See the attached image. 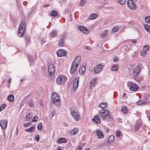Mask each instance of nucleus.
I'll return each mask as SVG.
<instances>
[{
    "mask_svg": "<svg viewBox=\"0 0 150 150\" xmlns=\"http://www.w3.org/2000/svg\"><path fill=\"white\" fill-rule=\"evenodd\" d=\"M81 58L79 56H77L74 60L71 67L70 72L71 74L74 73L77 70V67L80 62Z\"/></svg>",
    "mask_w": 150,
    "mask_h": 150,
    "instance_id": "1",
    "label": "nucleus"
},
{
    "mask_svg": "<svg viewBox=\"0 0 150 150\" xmlns=\"http://www.w3.org/2000/svg\"><path fill=\"white\" fill-rule=\"evenodd\" d=\"M110 112L109 110L102 109L99 112L98 114L103 119L107 120L108 119V118H110Z\"/></svg>",
    "mask_w": 150,
    "mask_h": 150,
    "instance_id": "2",
    "label": "nucleus"
},
{
    "mask_svg": "<svg viewBox=\"0 0 150 150\" xmlns=\"http://www.w3.org/2000/svg\"><path fill=\"white\" fill-rule=\"evenodd\" d=\"M51 100L52 103H54L57 107H59L60 104V99L59 96L56 92L52 93Z\"/></svg>",
    "mask_w": 150,
    "mask_h": 150,
    "instance_id": "3",
    "label": "nucleus"
},
{
    "mask_svg": "<svg viewBox=\"0 0 150 150\" xmlns=\"http://www.w3.org/2000/svg\"><path fill=\"white\" fill-rule=\"evenodd\" d=\"M55 73V67L53 64H50L48 68V74L50 79H52L54 77V74Z\"/></svg>",
    "mask_w": 150,
    "mask_h": 150,
    "instance_id": "4",
    "label": "nucleus"
},
{
    "mask_svg": "<svg viewBox=\"0 0 150 150\" xmlns=\"http://www.w3.org/2000/svg\"><path fill=\"white\" fill-rule=\"evenodd\" d=\"M127 86L130 90L132 91H136L139 88L137 85L132 81H129L128 82Z\"/></svg>",
    "mask_w": 150,
    "mask_h": 150,
    "instance_id": "5",
    "label": "nucleus"
},
{
    "mask_svg": "<svg viewBox=\"0 0 150 150\" xmlns=\"http://www.w3.org/2000/svg\"><path fill=\"white\" fill-rule=\"evenodd\" d=\"M67 80V77L65 76L59 75L57 79L56 82L57 83L59 84L61 83L63 84Z\"/></svg>",
    "mask_w": 150,
    "mask_h": 150,
    "instance_id": "6",
    "label": "nucleus"
},
{
    "mask_svg": "<svg viewBox=\"0 0 150 150\" xmlns=\"http://www.w3.org/2000/svg\"><path fill=\"white\" fill-rule=\"evenodd\" d=\"M127 5L129 8L131 10H134L136 9V6L132 0H128Z\"/></svg>",
    "mask_w": 150,
    "mask_h": 150,
    "instance_id": "7",
    "label": "nucleus"
},
{
    "mask_svg": "<svg viewBox=\"0 0 150 150\" xmlns=\"http://www.w3.org/2000/svg\"><path fill=\"white\" fill-rule=\"evenodd\" d=\"M103 68V66L100 64L97 65L94 68L93 72L95 74H97L100 72Z\"/></svg>",
    "mask_w": 150,
    "mask_h": 150,
    "instance_id": "8",
    "label": "nucleus"
},
{
    "mask_svg": "<svg viewBox=\"0 0 150 150\" xmlns=\"http://www.w3.org/2000/svg\"><path fill=\"white\" fill-rule=\"evenodd\" d=\"M140 71V67L138 66L136 67L134 69H133V75L136 76H137L139 73Z\"/></svg>",
    "mask_w": 150,
    "mask_h": 150,
    "instance_id": "9",
    "label": "nucleus"
},
{
    "mask_svg": "<svg viewBox=\"0 0 150 150\" xmlns=\"http://www.w3.org/2000/svg\"><path fill=\"white\" fill-rule=\"evenodd\" d=\"M7 122L6 120H2L0 122V125L2 129H5L7 127Z\"/></svg>",
    "mask_w": 150,
    "mask_h": 150,
    "instance_id": "10",
    "label": "nucleus"
},
{
    "mask_svg": "<svg viewBox=\"0 0 150 150\" xmlns=\"http://www.w3.org/2000/svg\"><path fill=\"white\" fill-rule=\"evenodd\" d=\"M65 37V35H63L61 37L60 39L59 40V42L58 44V46H64L65 44L64 41Z\"/></svg>",
    "mask_w": 150,
    "mask_h": 150,
    "instance_id": "11",
    "label": "nucleus"
},
{
    "mask_svg": "<svg viewBox=\"0 0 150 150\" xmlns=\"http://www.w3.org/2000/svg\"><path fill=\"white\" fill-rule=\"evenodd\" d=\"M78 29L82 32L86 34H88L89 33V31L87 28L83 26H79L78 27Z\"/></svg>",
    "mask_w": 150,
    "mask_h": 150,
    "instance_id": "12",
    "label": "nucleus"
},
{
    "mask_svg": "<svg viewBox=\"0 0 150 150\" xmlns=\"http://www.w3.org/2000/svg\"><path fill=\"white\" fill-rule=\"evenodd\" d=\"M57 54L58 56L62 57L66 55L67 52L62 50L59 49L57 52Z\"/></svg>",
    "mask_w": 150,
    "mask_h": 150,
    "instance_id": "13",
    "label": "nucleus"
},
{
    "mask_svg": "<svg viewBox=\"0 0 150 150\" xmlns=\"http://www.w3.org/2000/svg\"><path fill=\"white\" fill-rule=\"evenodd\" d=\"M71 113L72 115L75 119L76 120L78 121L79 120L80 116L78 115L76 112L73 111L72 112H71Z\"/></svg>",
    "mask_w": 150,
    "mask_h": 150,
    "instance_id": "14",
    "label": "nucleus"
},
{
    "mask_svg": "<svg viewBox=\"0 0 150 150\" xmlns=\"http://www.w3.org/2000/svg\"><path fill=\"white\" fill-rule=\"evenodd\" d=\"M92 120L98 124H99L100 122V117L98 115H95L94 118L92 119Z\"/></svg>",
    "mask_w": 150,
    "mask_h": 150,
    "instance_id": "15",
    "label": "nucleus"
},
{
    "mask_svg": "<svg viewBox=\"0 0 150 150\" xmlns=\"http://www.w3.org/2000/svg\"><path fill=\"white\" fill-rule=\"evenodd\" d=\"M33 115V112L32 111L30 112L29 113L26 115V120L28 121H30L32 118Z\"/></svg>",
    "mask_w": 150,
    "mask_h": 150,
    "instance_id": "16",
    "label": "nucleus"
},
{
    "mask_svg": "<svg viewBox=\"0 0 150 150\" xmlns=\"http://www.w3.org/2000/svg\"><path fill=\"white\" fill-rule=\"evenodd\" d=\"M97 78H95L91 81L90 84V86L91 88L95 86V84L97 83Z\"/></svg>",
    "mask_w": 150,
    "mask_h": 150,
    "instance_id": "17",
    "label": "nucleus"
},
{
    "mask_svg": "<svg viewBox=\"0 0 150 150\" xmlns=\"http://www.w3.org/2000/svg\"><path fill=\"white\" fill-rule=\"evenodd\" d=\"M35 126H32L30 128L26 129L25 130V131L26 132H34L35 130Z\"/></svg>",
    "mask_w": 150,
    "mask_h": 150,
    "instance_id": "18",
    "label": "nucleus"
},
{
    "mask_svg": "<svg viewBox=\"0 0 150 150\" xmlns=\"http://www.w3.org/2000/svg\"><path fill=\"white\" fill-rule=\"evenodd\" d=\"M78 80L79 78H77L75 80L73 84V87L74 88L76 89L78 87L79 83Z\"/></svg>",
    "mask_w": 150,
    "mask_h": 150,
    "instance_id": "19",
    "label": "nucleus"
},
{
    "mask_svg": "<svg viewBox=\"0 0 150 150\" xmlns=\"http://www.w3.org/2000/svg\"><path fill=\"white\" fill-rule=\"evenodd\" d=\"M108 30H106L102 32L100 36V38L102 39H103L105 37L108 35Z\"/></svg>",
    "mask_w": 150,
    "mask_h": 150,
    "instance_id": "20",
    "label": "nucleus"
},
{
    "mask_svg": "<svg viewBox=\"0 0 150 150\" xmlns=\"http://www.w3.org/2000/svg\"><path fill=\"white\" fill-rule=\"evenodd\" d=\"M67 142V139L66 138L62 137L58 139L57 141V143L58 144H60L63 143H65Z\"/></svg>",
    "mask_w": 150,
    "mask_h": 150,
    "instance_id": "21",
    "label": "nucleus"
},
{
    "mask_svg": "<svg viewBox=\"0 0 150 150\" xmlns=\"http://www.w3.org/2000/svg\"><path fill=\"white\" fill-rule=\"evenodd\" d=\"M25 23L21 21L19 26V29H22L25 30Z\"/></svg>",
    "mask_w": 150,
    "mask_h": 150,
    "instance_id": "22",
    "label": "nucleus"
},
{
    "mask_svg": "<svg viewBox=\"0 0 150 150\" xmlns=\"http://www.w3.org/2000/svg\"><path fill=\"white\" fill-rule=\"evenodd\" d=\"M97 134L99 138H102L104 136L103 132L100 131H97Z\"/></svg>",
    "mask_w": 150,
    "mask_h": 150,
    "instance_id": "23",
    "label": "nucleus"
},
{
    "mask_svg": "<svg viewBox=\"0 0 150 150\" xmlns=\"http://www.w3.org/2000/svg\"><path fill=\"white\" fill-rule=\"evenodd\" d=\"M24 30L19 29L18 35L20 37H22L24 33Z\"/></svg>",
    "mask_w": 150,
    "mask_h": 150,
    "instance_id": "24",
    "label": "nucleus"
},
{
    "mask_svg": "<svg viewBox=\"0 0 150 150\" xmlns=\"http://www.w3.org/2000/svg\"><path fill=\"white\" fill-rule=\"evenodd\" d=\"M7 100L10 102H12L14 100V97L13 95H11L8 96Z\"/></svg>",
    "mask_w": 150,
    "mask_h": 150,
    "instance_id": "25",
    "label": "nucleus"
},
{
    "mask_svg": "<svg viewBox=\"0 0 150 150\" xmlns=\"http://www.w3.org/2000/svg\"><path fill=\"white\" fill-rule=\"evenodd\" d=\"M108 105L107 103H102L100 104V108L104 109Z\"/></svg>",
    "mask_w": 150,
    "mask_h": 150,
    "instance_id": "26",
    "label": "nucleus"
},
{
    "mask_svg": "<svg viewBox=\"0 0 150 150\" xmlns=\"http://www.w3.org/2000/svg\"><path fill=\"white\" fill-rule=\"evenodd\" d=\"M37 128L38 130L42 131L43 129L42 124L41 122H40L38 125Z\"/></svg>",
    "mask_w": 150,
    "mask_h": 150,
    "instance_id": "27",
    "label": "nucleus"
},
{
    "mask_svg": "<svg viewBox=\"0 0 150 150\" xmlns=\"http://www.w3.org/2000/svg\"><path fill=\"white\" fill-rule=\"evenodd\" d=\"M141 125L140 123H138L136 125L134 128L135 130L137 132L140 129Z\"/></svg>",
    "mask_w": 150,
    "mask_h": 150,
    "instance_id": "28",
    "label": "nucleus"
},
{
    "mask_svg": "<svg viewBox=\"0 0 150 150\" xmlns=\"http://www.w3.org/2000/svg\"><path fill=\"white\" fill-rule=\"evenodd\" d=\"M86 69V68L84 66H82L79 70V72L81 74H83V72L85 71Z\"/></svg>",
    "mask_w": 150,
    "mask_h": 150,
    "instance_id": "29",
    "label": "nucleus"
},
{
    "mask_svg": "<svg viewBox=\"0 0 150 150\" xmlns=\"http://www.w3.org/2000/svg\"><path fill=\"white\" fill-rule=\"evenodd\" d=\"M78 132V130L77 129H73L71 132V133L73 135H75Z\"/></svg>",
    "mask_w": 150,
    "mask_h": 150,
    "instance_id": "30",
    "label": "nucleus"
},
{
    "mask_svg": "<svg viewBox=\"0 0 150 150\" xmlns=\"http://www.w3.org/2000/svg\"><path fill=\"white\" fill-rule=\"evenodd\" d=\"M118 69V66L117 65H114L111 68V69L112 71H117Z\"/></svg>",
    "mask_w": 150,
    "mask_h": 150,
    "instance_id": "31",
    "label": "nucleus"
},
{
    "mask_svg": "<svg viewBox=\"0 0 150 150\" xmlns=\"http://www.w3.org/2000/svg\"><path fill=\"white\" fill-rule=\"evenodd\" d=\"M122 111L123 113L124 114H126L128 112V110L127 108L126 107H122Z\"/></svg>",
    "mask_w": 150,
    "mask_h": 150,
    "instance_id": "32",
    "label": "nucleus"
},
{
    "mask_svg": "<svg viewBox=\"0 0 150 150\" xmlns=\"http://www.w3.org/2000/svg\"><path fill=\"white\" fill-rule=\"evenodd\" d=\"M57 33L56 31H53L51 33V35L52 37H55L57 35Z\"/></svg>",
    "mask_w": 150,
    "mask_h": 150,
    "instance_id": "33",
    "label": "nucleus"
},
{
    "mask_svg": "<svg viewBox=\"0 0 150 150\" xmlns=\"http://www.w3.org/2000/svg\"><path fill=\"white\" fill-rule=\"evenodd\" d=\"M97 15L95 13H93L91 14L90 16V19H93L96 18L97 17Z\"/></svg>",
    "mask_w": 150,
    "mask_h": 150,
    "instance_id": "34",
    "label": "nucleus"
},
{
    "mask_svg": "<svg viewBox=\"0 0 150 150\" xmlns=\"http://www.w3.org/2000/svg\"><path fill=\"white\" fill-rule=\"evenodd\" d=\"M114 139V137L113 135L110 136L108 139V141L110 143L112 142Z\"/></svg>",
    "mask_w": 150,
    "mask_h": 150,
    "instance_id": "35",
    "label": "nucleus"
},
{
    "mask_svg": "<svg viewBox=\"0 0 150 150\" xmlns=\"http://www.w3.org/2000/svg\"><path fill=\"white\" fill-rule=\"evenodd\" d=\"M51 16H57V13L55 11H52L50 14Z\"/></svg>",
    "mask_w": 150,
    "mask_h": 150,
    "instance_id": "36",
    "label": "nucleus"
},
{
    "mask_svg": "<svg viewBox=\"0 0 150 150\" xmlns=\"http://www.w3.org/2000/svg\"><path fill=\"white\" fill-rule=\"evenodd\" d=\"M145 20L146 23H150V16L146 17L145 18Z\"/></svg>",
    "mask_w": 150,
    "mask_h": 150,
    "instance_id": "37",
    "label": "nucleus"
},
{
    "mask_svg": "<svg viewBox=\"0 0 150 150\" xmlns=\"http://www.w3.org/2000/svg\"><path fill=\"white\" fill-rule=\"evenodd\" d=\"M86 2V0H81L79 4L81 6L84 5Z\"/></svg>",
    "mask_w": 150,
    "mask_h": 150,
    "instance_id": "38",
    "label": "nucleus"
},
{
    "mask_svg": "<svg viewBox=\"0 0 150 150\" xmlns=\"http://www.w3.org/2000/svg\"><path fill=\"white\" fill-rule=\"evenodd\" d=\"M144 27L146 30L149 32L150 30V26L148 25H145Z\"/></svg>",
    "mask_w": 150,
    "mask_h": 150,
    "instance_id": "39",
    "label": "nucleus"
},
{
    "mask_svg": "<svg viewBox=\"0 0 150 150\" xmlns=\"http://www.w3.org/2000/svg\"><path fill=\"white\" fill-rule=\"evenodd\" d=\"M25 42L28 45L30 43V38L29 36H27L25 37Z\"/></svg>",
    "mask_w": 150,
    "mask_h": 150,
    "instance_id": "40",
    "label": "nucleus"
},
{
    "mask_svg": "<svg viewBox=\"0 0 150 150\" xmlns=\"http://www.w3.org/2000/svg\"><path fill=\"white\" fill-rule=\"evenodd\" d=\"M118 28L117 26L114 27L112 29V31L113 32H116L118 30Z\"/></svg>",
    "mask_w": 150,
    "mask_h": 150,
    "instance_id": "41",
    "label": "nucleus"
},
{
    "mask_svg": "<svg viewBox=\"0 0 150 150\" xmlns=\"http://www.w3.org/2000/svg\"><path fill=\"white\" fill-rule=\"evenodd\" d=\"M31 125V123L30 122L28 123H24L23 125V126L25 128L30 126Z\"/></svg>",
    "mask_w": 150,
    "mask_h": 150,
    "instance_id": "42",
    "label": "nucleus"
},
{
    "mask_svg": "<svg viewBox=\"0 0 150 150\" xmlns=\"http://www.w3.org/2000/svg\"><path fill=\"white\" fill-rule=\"evenodd\" d=\"M38 119V117L37 116H35L33 117V120H32V122H36L37 121Z\"/></svg>",
    "mask_w": 150,
    "mask_h": 150,
    "instance_id": "43",
    "label": "nucleus"
},
{
    "mask_svg": "<svg viewBox=\"0 0 150 150\" xmlns=\"http://www.w3.org/2000/svg\"><path fill=\"white\" fill-rule=\"evenodd\" d=\"M148 45H146L144 46V48L143 50L146 52L148 50Z\"/></svg>",
    "mask_w": 150,
    "mask_h": 150,
    "instance_id": "44",
    "label": "nucleus"
},
{
    "mask_svg": "<svg viewBox=\"0 0 150 150\" xmlns=\"http://www.w3.org/2000/svg\"><path fill=\"white\" fill-rule=\"evenodd\" d=\"M146 102L145 101L140 100L137 102L138 105H141L142 104H144Z\"/></svg>",
    "mask_w": 150,
    "mask_h": 150,
    "instance_id": "45",
    "label": "nucleus"
},
{
    "mask_svg": "<svg viewBox=\"0 0 150 150\" xmlns=\"http://www.w3.org/2000/svg\"><path fill=\"white\" fill-rule=\"evenodd\" d=\"M30 108H34V105L33 103L32 102H30L28 104Z\"/></svg>",
    "mask_w": 150,
    "mask_h": 150,
    "instance_id": "46",
    "label": "nucleus"
},
{
    "mask_svg": "<svg viewBox=\"0 0 150 150\" xmlns=\"http://www.w3.org/2000/svg\"><path fill=\"white\" fill-rule=\"evenodd\" d=\"M56 113L55 111L54 110H53L51 112V115L52 117L55 115Z\"/></svg>",
    "mask_w": 150,
    "mask_h": 150,
    "instance_id": "47",
    "label": "nucleus"
},
{
    "mask_svg": "<svg viewBox=\"0 0 150 150\" xmlns=\"http://www.w3.org/2000/svg\"><path fill=\"white\" fill-rule=\"evenodd\" d=\"M6 105L5 103L3 104L0 107V108H1V109L2 110H3L6 106Z\"/></svg>",
    "mask_w": 150,
    "mask_h": 150,
    "instance_id": "48",
    "label": "nucleus"
},
{
    "mask_svg": "<svg viewBox=\"0 0 150 150\" xmlns=\"http://www.w3.org/2000/svg\"><path fill=\"white\" fill-rule=\"evenodd\" d=\"M146 53V52L143 50L142 51V52L141 53V54L142 56H144L145 55V54Z\"/></svg>",
    "mask_w": 150,
    "mask_h": 150,
    "instance_id": "49",
    "label": "nucleus"
},
{
    "mask_svg": "<svg viewBox=\"0 0 150 150\" xmlns=\"http://www.w3.org/2000/svg\"><path fill=\"white\" fill-rule=\"evenodd\" d=\"M126 0H119V3L120 4H123L125 2Z\"/></svg>",
    "mask_w": 150,
    "mask_h": 150,
    "instance_id": "50",
    "label": "nucleus"
},
{
    "mask_svg": "<svg viewBox=\"0 0 150 150\" xmlns=\"http://www.w3.org/2000/svg\"><path fill=\"white\" fill-rule=\"evenodd\" d=\"M39 138L40 137L38 135H36L35 137V139L36 141L37 142H38L39 141Z\"/></svg>",
    "mask_w": 150,
    "mask_h": 150,
    "instance_id": "51",
    "label": "nucleus"
},
{
    "mask_svg": "<svg viewBox=\"0 0 150 150\" xmlns=\"http://www.w3.org/2000/svg\"><path fill=\"white\" fill-rule=\"evenodd\" d=\"M116 134L117 137H119L121 136V133L119 131H117L116 132Z\"/></svg>",
    "mask_w": 150,
    "mask_h": 150,
    "instance_id": "52",
    "label": "nucleus"
},
{
    "mask_svg": "<svg viewBox=\"0 0 150 150\" xmlns=\"http://www.w3.org/2000/svg\"><path fill=\"white\" fill-rule=\"evenodd\" d=\"M40 104V105L43 106L44 105L43 102L42 100H40L39 101Z\"/></svg>",
    "mask_w": 150,
    "mask_h": 150,
    "instance_id": "53",
    "label": "nucleus"
},
{
    "mask_svg": "<svg viewBox=\"0 0 150 150\" xmlns=\"http://www.w3.org/2000/svg\"><path fill=\"white\" fill-rule=\"evenodd\" d=\"M82 149V148L81 146H78L77 148L76 149V150H81Z\"/></svg>",
    "mask_w": 150,
    "mask_h": 150,
    "instance_id": "54",
    "label": "nucleus"
},
{
    "mask_svg": "<svg viewBox=\"0 0 150 150\" xmlns=\"http://www.w3.org/2000/svg\"><path fill=\"white\" fill-rule=\"evenodd\" d=\"M118 58L116 57H115L114 59V60L115 62H117L118 61Z\"/></svg>",
    "mask_w": 150,
    "mask_h": 150,
    "instance_id": "55",
    "label": "nucleus"
},
{
    "mask_svg": "<svg viewBox=\"0 0 150 150\" xmlns=\"http://www.w3.org/2000/svg\"><path fill=\"white\" fill-rule=\"evenodd\" d=\"M84 49L87 50H90V48L88 46H85L84 47Z\"/></svg>",
    "mask_w": 150,
    "mask_h": 150,
    "instance_id": "56",
    "label": "nucleus"
},
{
    "mask_svg": "<svg viewBox=\"0 0 150 150\" xmlns=\"http://www.w3.org/2000/svg\"><path fill=\"white\" fill-rule=\"evenodd\" d=\"M132 42L133 43H136L137 42V41L135 40H132Z\"/></svg>",
    "mask_w": 150,
    "mask_h": 150,
    "instance_id": "57",
    "label": "nucleus"
},
{
    "mask_svg": "<svg viewBox=\"0 0 150 150\" xmlns=\"http://www.w3.org/2000/svg\"><path fill=\"white\" fill-rule=\"evenodd\" d=\"M11 78H9L8 79V83H11Z\"/></svg>",
    "mask_w": 150,
    "mask_h": 150,
    "instance_id": "58",
    "label": "nucleus"
},
{
    "mask_svg": "<svg viewBox=\"0 0 150 150\" xmlns=\"http://www.w3.org/2000/svg\"><path fill=\"white\" fill-rule=\"evenodd\" d=\"M57 150H61V148L60 146L58 147Z\"/></svg>",
    "mask_w": 150,
    "mask_h": 150,
    "instance_id": "59",
    "label": "nucleus"
},
{
    "mask_svg": "<svg viewBox=\"0 0 150 150\" xmlns=\"http://www.w3.org/2000/svg\"><path fill=\"white\" fill-rule=\"evenodd\" d=\"M126 95V94L125 93H124L123 95V97H125Z\"/></svg>",
    "mask_w": 150,
    "mask_h": 150,
    "instance_id": "60",
    "label": "nucleus"
},
{
    "mask_svg": "<svg viewBox=\"0 0 150 150\" xmlns=\"http://www.w3.org/2000/svg\"><path fill=\"white\" fill-rule=\"evenodd\" d=\"M129 24V25L128 26V27H129V26H130L129 25H131V22H130Z\"/></svg>",
    "mask_w": 150,
    "mask_h": 150,
    "instance_id": "61",
    "label": "nucleus"
},
{
    "mask_svg": "<svg viewBox=\"0 0 150 150\" xmlns=\"http://www.w3.org/2000/svg\"><path fill=\"white\" fill-rule=\"evenodd\" d=\"M45 42H44L43 41H42V44H44Z\"/></svg>",
    "mask_w": 150,
    "mask_h": 150,
    "instance_id": "62",
    "label": "nucleus"
},
{
    "mask_svg": "<svg viewBox=\"0 0 150 150\" xmlns=\"http://www.w3.org/2000/svg\"><path fill=\"white\" fill-rule=\"evenodd\" d=\"M90 150V149L89 148H87L86 150Z\"/></svg>",
    "mask_w": 150,
    "mask_h": 150,
    "instance_id": "63",
    "label": "nucleus"
},
{
    "mask_svg": "<svg viewBox=\"0 0 150 150\" xmlns=\"http://www.w3.org/2000/svg\"><path fill=\"white\" fill-rule=\"evenodd\" d=\"M1 110V108H0V112L1 110Z\"/></svg>",
    "mask_w": 150,
    "mask_h": 150,
    "instance_id": "64",
    "label": "nucleus"
}]
</instances>
